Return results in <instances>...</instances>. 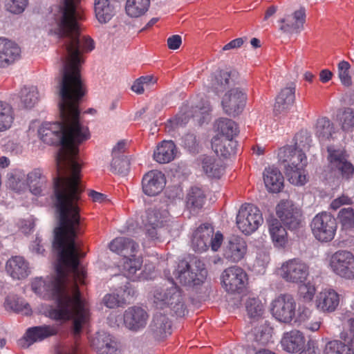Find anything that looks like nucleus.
<instances>
[{"instance_id": "1", "label": "nucleus", "mask_w": 354, "mask_h": 354, "mask_svg": "<svg viewBox=\"0 0 354 354\" xmlns=\"http://www.w3.org/2000/svg\"><path fill=\"white\" fill-rule=\"evenodd\" d=\"M81 1L59 0L52 9L49 31L62 39L63 46L62 67L56 78L62 122L43 123L38 131L44 142L60 145L55 158L57 176L53 178L51 195L55 211L78 213L84 191L78 146L89 138L88 128L80 121L79 104L86 93L80 75L81 54L94 48L93 39L81 34Z\"/></svg>"}, {"instance_id": "2", "label": "nucleus", "mask_w": 354, "mask_h": 354, "mask_svg": "<svg viewBox=\"0 0 354 354\" xmlns=\"http://www.w3.org/2000/svg\"><path fill=\"white\" fill-rule=\"evenodd\" d=\"M59 225L54 230L53 248L57 253L55 274L45 280L35 279L32 291L47 300L55 301L46 312L48 318L60 324L73 320V332L79 335L88 321L89 312L82 298L78 283H84L86 272L80 267V254L76 237L82 232L80 213L55 211Z\"/></svg>"}, {"instance_id": "3", "label": "nucleus", "mask_w": 354, "mask_h": 354, "mask_svg": "<svg viewBox=\"0 0 354 354\" xmlns=\"http://www.w3.org/2000/svg\"><path fill=\"white\" fill-rule=\"evenodd\" d=\"M278 157L284 165L288 181L297 186L304 185L306 183L304 168L307 165V158L305 153L292 146H286L280 149Z\"/></svg>"}, {"instance_id": "4", "label": "nucleus", "mask_w": 354, "mask_h": 354, "mask_svg": "<svg viewBox=\"0 0 354 354\" xmlns=\"http://www.w3.org/2000/svg\"><path fill=\"white\" fill-rule=\"evenodd\" d=\"M153 303L158 308H170L178 316L185 315V306L183 293L173 279L154 289Z\"/></svg>"}, {"instance_id": "5", "label": "nucleus", "mask_w": 354, "mask_h": 354, "mask_svg": "<svg viewBox=\"0 0 354 354\" xmlns=\"http://www.w3.org/2000/svg\"><path fill=\"white\" fill-rule=\"evenodd\" d=\"M174 274L180 283L192 287L203 283L207 276V270L203 263L194 257L189 261L185 259L180 261Z\"/></svg>"}, {"instance_id": "6", "label": "nucleus", "mask_w": 354, "mask_h": 354, "mask_svg": "<svg viewBox=\"0 0 354 354\" xmlns=\"http://www.w3.org/2000/svg\"><path fill=\"white\" fill-rule=\"evenodd\" d=\"M336 219L329 213L317 214L310 223L315 238L321 242H329L334 239L337 230Z\"/></svg>"}, {"instance_id": "7", "label": "nucleus", "mask_w": 354, "mask_h": 354, "mask_svg": "<svg viewBox=\"0 0 354 354\" xmlns=\"http://www.w3.org/2000/svg\"><path fill=\"white\" fill-rule=\"evenodd\" d=\"M296 306L297 304L292 295L288 293L280 294L272 300L270 311L278 322L290 324L295 317Z\"/></svg>"}, {"instance_id": "8", "label": "nucleus", "mask_w": 354, "mask_h": 354, "mask_svg": "<svg viewBox=\"0 0 354 354\" xmlns=\"http://www.w3.org/2000/svg\"><path fill=\"white\" fill-rule=\"evenodd\" d=\"M263 221L261 211L252 204L242 205L236 216L237 227L245 234L255 232Z\"/></svg>"}, {"instance_id": "9", "label": "nucleus", "mask_w": 354, "mask_h": 354, "mask_svg": "<svg viewBox=\"0 0 354 354\" xmlns=\"http://www.w3.org/2000/svg\"><path fill=\"white\" fill-rule=\"evenodd\" d=\"M330 266L341 277L354 279V255L351 252L343 250L335 252L330 258Z\"/></svg>"}, {"instance_id": "10", "label": "nucleus", "mask_w": 354, "mask_h": 354, "mask_svg": "<svg viewBox=\"0 0 354 354\" xmlns=\"http://www.w3.org/2000/svg\"><path fill=\"white\" fill-rule=\"evenodd\" d=\"M280 274L287 282L302 283L309 274L308 266L299 259H290L282 264Z\"/></svg>"}, {"instance_id": "11", "label": "nucleus", "mask_w": 354, "mask_h": 354, "mask_svg": "<svg viewBox=\"0 0 354 354\" xmlns=\"http://www.w3.org/2000/svg\"><path fill=\"white\" fill-rule=\"evenodd\" d=\"M277 215L290 230H296L301 225V211L292 201H281L277 206Z\"/></svg>"}, {"instance_id": "12", "label": "nucleus", "mask_w": 354, "mask_h": 354, "mask_svg": "<svg viewBox=\"0 0 354 354\" xmlns=\"http://www.w3.org/2000/svg\"><path fill=\"white\" fill-rule=\"evenodd\" d=\"M247 100L246 93L239 88L229 90L223 97L221 104L225 113L236 116L244 109Z\"/></svg>"}, {"instance_id": "13", "label": "nucleus", "mask_w": 354, "mask_h": 354, "mask_svg": "<svg viewBox=\"0 0 354 354\" xmlns=\"http://www.w3.org/2000/svg\"><path fill=\"white\" fill-rule=\"evenodd\" d=\"M246 281L245 272L238 266L230 267L222 274V282L228 292H240L244 289Z\"/></svg>"}, {"instance_id": "14", "label": "nucleus", "mask_w": 354, "mask_h": 354, "mask_svg": "<svg viewBox=\"0 0 354 354\" xmlns=\"http://www.w3.org/2000/svg\"><path fill=\"white\" fill-rule=\"evenodd\" d=\"M58 332L59 326L57 325H42L32 327L27 330L24 337L19 340L18 344L22 348H28L37 341L56 335Z\"/></svg>"}, {"instance_id": "15", "label": "nucleus", "mask_w": 354, "mask_h": 354, "mask_svg": "<svg viewBox=\"0 0 354 354\" xmlns=\"http://www.w3.org/2000/svg\"><path fill=\"white\" fill-rule=\"evenodd\" d=\"M149 319L147 312L142 307L133 306L123 314V324L129 330L138 332L145 328Z\"/></svg>"}, {"instance_id": "16", "label": "nucleus", "mask_w": 354, "mask_h": 354, "mask_svg": "<svg viewBox=\"0 0 354 354\" xmlns=\"http://www.w3.org/2000/svg\"><path fill=\"white\" fill-rule=\"evenodd\" d=\"M306 19V9L301 7L292 14L285 15L278 21L279 30L283 33L300 32L304 29Z\"/></svg>"}, {"instance_id": "17", "label": "nucleus", "mask_w": 354, "mask_h": 354, "mask_svg": "<svg viewBox=\"0 0 354 354\" xmlns=\"http://www.w3.org/2000/svg\"><path fill=\"white\" fill-rule=\"evenodd\" d=\"M166 184L165 174L154 169L148 171L142 178V190L146 195L156 196L160 194Z\"/></svg>"}, {"instance_id": "18", "label": "nucleus", "mask_w": 354, "mask_h": 354, "mask_svg": "<svg viewBox=\"0 0 354 354\" xmlns=\"http://www.w3.org/2000/svg\"><path fill=\"white\" fill-rule=\"evenodd\" d=\"M147 332L155 340H164L171 333V322L165 315L157 313L153 316Z\"/></svg>"}, {"instance_id": "19", "label": "nucleus", "mask_w": 354, "mask_h": 354, "mask_svg": "<svg viewBox=\"0 0 354 354\" xmlns=\"http://www.w3.org/2000/svg\"><path fill=\"white\" fill-rule=\"evenodd\" d=\"M247 250V243L243 238L232 236L228 239L224 248L223 256L232 262H239L243 259Z\"/></svg>"}, {"instance_id": "20", "label": "nucleus", "mask_w": 354, "mask_h": 354, "mask_svg": "<svg viewBox=\"0 0 354 354\" xmlns=\"http://www.w3.org/2000/svg\"><path fill=\"white\" fill-rule=\"evenodd\" d=\"M295 101V85L290 84L280 91L276 97L273 112L275 115H284Z\"/></svg>"}, {"instance_id": "21", "label": "nucleus", "mask_w": 354, "mask_h": 354, "mask_svg": "<svg viewBox=\"0 0 354 354\" xmlns=\"http://www.w3.org/2000/svg\"><path fill=\"white\" fill-rule=\"evenodd\" d=\"M21 57V48L15 42L0 37V67L12 64Z\"/></svg>"}, {"instance_id": "22", "label": "nucleus", "mask_w": 354, "mask_h": 354, "mask_svg": "<svg viewBox=\"0 0 354 354\" xmlns=\"http://www.w3.org/2000/svg\"><path fill=\"white\" fill-rule=\"evenodd\" d=\"M91 345L97 354H120L118 343L113 337L105 333H97Z\"/></svg>"}, {"instance_id": "23", "label": "nucleus", "mask_w": 354, "mask_h": 354, "mask_svg": "<svg viewBox=\"0 0 354 354\" xmlns=\"http://www.w3.org/2000/svg\"><path fill=\"white\" fill-rule=\"evenodd\" d=\"M213 234L214 228L210 224L205 223L199 226L192 235L191 246L193 250L197 252L206 251Z\"/></svg>"}, {"instance_id": "24", "label": "nucleus", "mask_w": 354, "mask_h": 354, "mask_svg": "<svg viewBox=\"0 0 354 354\" xmlns=\"http://www.w3.org/2000/svg\"><path fill=\"white\" fill-rule=\"evenodd\" d=\"M8 274L13 279L22 280L30 273L28 262L21 256H13L6 263Z\"/></svg>"}, {"instance_id": "25", "label": "nucleus", "mask_w": 354, "mask_h": 354, "mask_svg": "<svg viewBox=\"0 0 354 354\" xmlns=\"http://www.w3.org/2000/svg\"><path fill=\"white\" fill-rule=\"evenodd\" d=\"M306 339L303 333L297 330L285 333L281 340L283 349L290 353L300 352L305 347Z\"/></svg>"}, {"instance_id": "26", "label": "nucleus", "mask_w": 354, "mask_h": 354, "mask_svg": "<svg viewBox=\"0 0 354 354\" xmlns=\"http://www.w3.org/2000/svg\"><path fill=\"white\" fill-rule=\"evenodd\" d=\"M138 245L131 239L117 237L109 243V249L124 257H134Z\"/></svg>"}, {"instance_id": "27", "label": "nucleus", "mask_w": 354, "mask_h": 354, "mask_svg": "<svg viewBox=\"0 0 354 354\" xmlns=\"http://www.w3.org/2000/svg\"><path fill=\"white\" fill-rule=\"evenodd\" d=\"M205 202L203 191L198 187H192L185 198V206L192 214H197L202 209Z\"/></svg>"}, {"instance_id": "28", "label": "nucleus", "mask_w": 354, "mask_h": 354, "mask_svg": "<svg viewBox=\"0 0 354 354\" xmlns=\"http://www.w3.org/2000/svg\"><path fill=\"white\" fill-rule=\"evenodd\" d=\"M265 185L270 192L278 193L283 187V176L275 167L266 168L263 172Z\"/></svg>"}, {"instance_id": "29", "label": "nucleus", "mask_w": 354, "mask_h": 354, "mask_svg": "<svg viewBox=\"0 0 354 354\" xmlns=\"http://www.w3.org/2000/svg\"><path fill=\"white\" fill-rule=\"evenodd\" d=\"M339 303V295L334 290H324L317 296V306L324 312L334 311Z\"/></svg>"}, {"instance_id": "30", "label": "nucleus", "mask_w": 354, "mask_h": 354, "mask_svg": "<svg viewBox=\"0 0 354 354\" xmlns=\"http://www.w3.org/2000/svg\"><path fill=\"white\" fill-rule=\"evenodd\" d=\"M176 147L171 140H164L157 146L153 153L154 160L161 164L171 162L175 158Z\"/></svg>"}, {"instance_id": "31", "label": "nucleus", "mask_w": 354, "mask_h": 354, "mask_svg": "<svg viewBox=\"0 0 354 354\" xmlns=\"http://www.w3.org/2000/svg\"><path fill=\"white\" fill-rule=\"evenodd\" d=\"M94 11L97 19L101 24L109 22L115 14L111 0H94Z\"/></svg>"}, {"instance_id": "32", "label": "nucleus", "mask_w": 354, "mask_h": 354, "mask_svg": "<svg viewBox=\"0 0 354 354\" xmlns=\"http://www.w3.org/2000/svg\"><path fill=\"white\" fill-rule=\"evenodd\" d=\"M217 156L228 158L236 153L237 142L233 138L215 139L212 143Z\"/></svg>"}, {"instance_id": "33", "label": "nucleus", "mask_w": 354, "mask_h": 354, "mask_svg": "<svg viewBox=\"0 0 354 354\" xmlns=\"http://www.w3.org/2000/svg\"><path fill=\"white\" fill-rule=\"evenodd\" d=\"M245 307L251 322L264 321L263 315L265 311L263 304L257 297H248L245 302Z\"/></svg>"}, {"instance_id": "34", "label": "nucleus", "mask_w": 354, "mask_h": 354, "mask_svg": "<svg viewBox=\"0 0 354 354\" xmlns=\"http://www.w3.org/2000/svg\"><path fill=\"white\" fill-rule=\"evenodd\" d=\"M335 133L334 124L326 117H322L317 120L315 125V135L319 141L324 142L333 139Z\"/></svg>"}, {"instance_id": "35", "label": "nucleus", "mask_w": 354, "mask_h": 354, "mask_svg": "<svg viewBox=\"0 0 354 354\" xmlns=\"http://www.w3.org/2000/svg\"><path fill=\"white\" fill-rule=\"evenodd\" d=\"M268 223L270 234L274 245L283 246L287 242V232L285 227L277 218H272Z\"/></svg>"}, {"instance_id": "36", "label": "nucleus", "mask_w": 354, "mask_h": 354, "mask_svg": "<svg viewBox=\"0 0 354 354\" xmlns=\"http://www.w3.org/2000/svg\"><path fill=\"white\" fill-rule=\"evenodd\" d=\"M204 172L210 178H219L224 172L225 167L221 161L213 157L205 156L202 160Z\"/></svg>"}, {"instance_id": "37", "label": "nucleus", "mask_w": 354, "mask_h": 354, "mask_svg": "<svg viewBox=\"0 0 354 354\" xmlns=\"http://www.w3.org/2000/svg\"><path fill=\"white\" fill-rule=\"evenodd\" d=\"M327 160L328 167L332 169L349 158V155L344 148L334 145L327 147Z\"/></svg>"}, {"instance_id": "38", "label": "nucleus", "mask_w": 354, "mask_h": 354, "mask_svg": "<svg viewBox=\"0 0 354 354\" xmlns=\"http://www.w3.org/2000/svg\"><path fill=\"white\" fill-rule=\"evenodd\" d=\"M324 354H354V344L348 343L346 339L344 342L330 341L325 346Z\"/></svg>"}, {"instance_id": "39", "label": "nucleus", "mask_w": 354, "mask_h": 354, "mask_svg": "<svg viewBox=\"0 0 354 354\" xmlns=\"http://www.w3.org/2000/svg\"><path fill=\"white\" fill-rule=\"evenodd\" d=\"M134 257H124L122 270L124 275L127 278L135 281L139 278V275L137 274V272L141 268L142 261L140 258H136Z\"/></svg>"}, {"instance_id": "40", "label": "nucleus", "mask_w": 354, "mask_h": 354, "mask_svg": "<svg viewBox=\"0 0 354 354\" xmlns=\"http://www.w3.org/2000/svg\"><path fill=\"white\" fill-rule=\"evenodd\" d=\"M26 181L31 192L34 195H41L43 192V186L46 183V178L42 175L39 169L30 172L26 177Z\"/></svg>"}, {"instance_id": "41", "label": "nucleus", "mask_w": 354, "mask_h": 354, "mask_svg": "<svg viewBox=\"0 0 354 354\" xmlns=\"http://www.w3.org/2000/svg\"><path fill=\"white\" fill-rule=\"evenodd\" d=\"M214 128L226 138H233L239 133L237 124L228 118H221L216 120Z\"/></svg>"}, {"instance_id": "42", "label": "nucleus", "mask_w": 354, "mask_h": 354, "mask_svg": "<svg viewBox=\"0 0 354 354\" xmlns=\"http://www.w3.org/2000/svg\"><path fill=\"white\" fill-rule=\"evenodd\" d=\"M149 6V0H127L125 10L131 17H138L148 10Z\"/></svg>"}, {"instance_id": "43", "label": "nucleus", "mask_w": 354, "mask_h": 354, "mask_svg": "<svg viewBox=\"0 0 354 354\" xmlns=\"http://www.w3.org/2000/svg\"><path fill=\"white\" fill-rule=\"evenodd\" d=\"M258 323V326L252 330L251 335L253 337V341L258 345H266L271 338L270 328L266 324V321Z\"/></svg>"}, {"instance_id": "44", "label": "nucleus", "mask_w": 354, "mask_h": 354, "mask_svg": "<svg viewBox=\"0 0 354 354\" xmlns=\"http://www.w3.org/2000/svg\"><path fill=\"white\" fill-rule=\"evenodd\" d=\"M38 101L36 87H24L20 92L21 106L26 109L32 108Z\"/></svg>"}, {"instance_id": "45", "label": "nucleus", "mask_w": 354, "mask_h": 354, "mask_svg": "<svg viewBox=\"0 0 354 354\" xmlns=\"http://www.w3.org/2000/svg\"><path fill=\"white\" fill-rule=\"evenodd\" d=\"M14 115L12 106L3 102H0V131L8 129L13 122Z\"/></svg>"}, {"instance_id": "46", "label": "nucleus", "mask_w": 354, "mask_h": 354, "mask_svg": "<svg viewBox=\"0 0 354 354\" xmlns=\"http://www.w3.org/2000/svg\"><path fill=\"white\" fill-rule=\"evenodd\" d=\"M5 307L17 313H21L26 315L31 314V308L28 303H25L15 296H8L4 303Z\"/></svg>"}, {"instance_id": "47", "label": "nucleus", "mask_w": 354, "mask_h": 354, "mask_svg": "<svg viewBox=\"0 0 354 354\" xmlns=\"http://www.w3.org/2000/svg\"><path fill=\"white\" fill-rule=\"evenodd\" d=\"M166 223H167L166 216H164L159 210L149 209L146 212L145 226L165 227Z\"/></svg>"}, {"instance_id": "48", "label": "nucleus", "mask_w": 354, "mask_h": 354, "mask_svg": "<svg viewBox=\"0 0 354 354\" xmlns=\"http://www.w3.org/2000/svg\"><path fill=\"white\" fill-rule=\"evenodd\" d=\"M234 80L231 76V73L228 71H221L215 77L214 84V88L217 92H223L233 86Z\"/></svg>"}, {"instance_id": "49", "label": "nucleus", "mask_w": 354, "mask_h": 354, "mask_svg": "<svg viewBox=\"0 0 354 354\" xmlns=\"http://www.w3.org/2000/svg\"><path fill=\"white\" fill-rule=\"evenodd\" d=\"M337 218L343 229L347 230L354 228V209L352 207L341 209Z\"/></svg>"}, {"instance_id": "50", "label": "nucleus", "mask_w": 354, "mask_h": 354, "mask_svg": "<svg viewBox=\"0 0 354 354\" xmlns=\"http://www.w3.org/2000/svg\"><path fill=\"white\" fill-rule=\"evenodd\" d=\"M330 170L346 180H349L354 176V165L349 158Z\"/></svg>"}, {"instance_id": "51", "label": "nucleus", "mask_w": 354, "mask_h": 354, "mask_svg": "<svg viewBox=\"0 0 354 354\" xmlns=\"http://www.w3.org/2000/svg\"><path fill=\"white\" fill-rule=\"evenodd\" d=\"M129 169V162L125 156H113L111 163V170L112 172L122 176L127 174Z\"/></svg>"}, {"instance_id": "52", "label": "nucleus", "mask_w": 354, "mask_h": 354, "mask_svg": "<svg viewBox=\"0 0 354 354\" xmlns=\"http://www.w3.org/2000/svg\"><path fill=\"white\" fill-rule=\"evenodd\" d=\"M339 122L344 131H353L354 128V109L346 108L339 115Z\"/></svg>"}, {"instance_id": "53", "label": "nucleus", "mask_w": 354, "mask_h": 354, "mask_svg": "<svg viewBox=\"0 0 354 354\" xmlns=\"http://www.w3.org/2000/svg\"><path fill=\"white\" fill-rule=\"evenodd\" d=\"M26 174L20 170H15L9 174V186L14 190L21 189L25 185Z\"/></svg>"}, {"instance_id": "54", "label": "nucleus", "mask_w": 354, "mask_h": 354, "mask_svg": "<svg viewBox=\"0 0 354 354\" xmlns=\"http://www.w3.org/2000/svg\"><path fill=\"white\" fill-rule=\"evenodd\" d=\"M295 140V145L292 147L304 152L309 149L312 142L310 136L306 131H300L297 133Z\"/></svg>"}, {"instance_id": "55", "label": "nucleus", "mask_w": 354, "mask_h": 354, "mask_svg": "<svg viewBox=\"0 0 354 354\" xmlns=\"http://www.w3.org/2000/svg\"><path fill=\"white\" fill-rule=\"evenodd\" d=\"M350 64L346 61H342L338 64V76L343 85L350 86L352 84L351 77L349 74Z\"/></svg>"}, {"instance_id": "56", "label": "nucleus", "mask_w": 354, "mask_h": 354, "mask_svg": "<svg viewBox=\"0 0 354 354\" xmlns=\"http://www.w3.org/2000/svg\"><path fill=\"white\" fill-rule=\"evenodd\" d=\"M28 5V0H6L7 10L14 14H20Z\"/></svg>"}, {"instance_id": "57", "label": "nucleus", "mask_w": 354, "mask_h": 354, "mask_svg": "<svg viewBox=\"0 0 354 354\" xmlns=\"http://www.w3.org/2000/svg\"><path fill=\"white\" fill-rule=\"evenodd\" d=\"M315 291V286L310 283L301 284L299 289L300 296L306 301H310L313 299Z\"/></svg>"}, {"instance_id": "58", "label": "nucleus", "mask_w": 354, "mask_h": 354, "mask_svg": "<svg viewBox=\"0 0 354 354\" xmlns=\"http://www.w3.org/2000/svg\"><path fill=\"white\" fill-rule=\"evenodd\" d=\"M191 116H192V115L187 112L179 113L175 116V118L169 120V122L173 128L183 126L188 122Z\"/></svg>"}, {"instance_id": "59", "label": "nucleus", "mask_w": 354, "mask_h": 354, "mask_svg": "<svg viewBox=\"0 0 354 354\" xmlns=\"http://www.w3.org/2000/svg\"><path fill=\"white\" fill-rule=\"evenodd\" d=\"M135 295V290L128 283L124 286L122 289V292L120 294V304L125 305L131 302V299Z\"/></svg>"}, {"instance_id": "60", "label": "nucleus", "mask_w": 354, "mask_h": 354, "mask_svg": "<svg viewBox=\"0 0 354 354\" xmlns=\"http://www.w3.org/2000/svg\"><path fill=\"white\" fill-rule=\"evenodd\" d=\"M104 305L109 308H113L117 306H123L120 304V294H107L103 298Z\"/></svg>"}, {"instance_id": "61", "label": "nucleus", "mask_w": 354, "mask_h": 354, "mask_svg": "<svg viewBox=\"0 0 354 354\" xmlns=\"http://www.w3.org/2000/svg\"><path fill=\"white\" fill-rule=\"evenodd\" d=\"M353 203L352 198L349 197L346 194H342L340 196L334 199L330 203L331 209L336 210L341 206L344 205H352Z\"/></svg>"}, {"instance_id": "62", "label": "nucleus", "mask_w": 354, "mask_h": 354, "mask_svg": "<svg viewBox=\"0 0 354 354\" xmlns=\"http://www.w3.org/2000/svg\"><path fill=\"white\" fill-rule=\"evenodd\" d=\"M223 236L220 232H217L214 236H211L210 241L209 242V246H211L212 250L217 251L223 242Z\"/></svg>"}, {"instance_id": "63", "label": "nucleus", "mask_w": 354, "mask_h": 354, "mask_svg": "<svg viewBox=\"0 0 354 354\" xmlns=\"http://www.w3.org/2000/svg\"><path fill=\"white\" fill-rule=\"evenodd\" d=\"M146 234L152 240L159 239L160 238L163 227L145 226Z\"/></svg>"}, {"instance_id": "64", "label": "nucleus", "mask_w": 354, "mask_h": 354, "mask_svg": "<svg viewBox=\"0 0 354 354\" xmlns=\"http://www.w3.org/2000/svg\"><path fill=\"white\" fill-rule=\"evenodd\" d=\"M182 44L181 37L178 35H174L167 39V46L169 49L176 50Z\"/></svg>"}]
</instances>
